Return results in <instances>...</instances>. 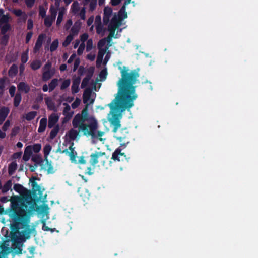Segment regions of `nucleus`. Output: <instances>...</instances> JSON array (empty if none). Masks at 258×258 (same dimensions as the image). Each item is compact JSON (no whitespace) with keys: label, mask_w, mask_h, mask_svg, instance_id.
<instances>
[{"label":"nucleus","mask_w":258,"mask_h":258,"mask_svg":"<svg viewBox=\"0 0 258 258\" xmlns=\"http://www.w3.org/2000/svg\"><path fill=\"white\" fill-rule=\"evenodd\" d=\"M33 27V22L31 19H29L27 21V29L31 30Z\"/></svg>","instance_id":"59"},{"label":"nucleus","mask_w":258,"mask_h":258,"mask_svg":"<svg viewBox=\"0 0 258 258\" xmlns=\"http://www.w3.org/2000/svg\"><path fill=\"white\" fill-rule=\"evenodd\" d=\"M121 78L117 83L118 90L115 98L108 106L110 109L112 117L109 119L114 129L120 127L118 112H122L129 109L134 106V101L138 97L135 93L136 83L139 77V69H134L129 72V69L123 67L121 70Z\"/></svg>","instance_id":"1"},{"label":"nucleus","mask_w":258,"mask_h":258,"mask_svg":"<svg viewBox=\"0 0 258 258\" xmlns=\"http://www.w3.org/2000/svg\"><path fill=\"white\" fill-rule=\"evenodd\" d=\"M111 159L114 161L128 162L129 158H127L124 153L121 152V149L118 148L113 153Z\"/></svg>","instance_id":"7"},{"label":"nucleus","mask_w":258,"mask_h":258,"mask_svg":"<svg viewBox=\"0 0 258 258\" xmlns=\"http://www.w3.org/2000/svg\"><path fill=\"white\" fill-rule=\"evenodd\" d=\"M44 161L45 162V163L44 165L43 164L42 169L46 170L47 174H53L55 170L52 165V161H49L48 158H46V159H44Z\"/></svg>","instance_id":"10"},{"label":"nucleus","mask_w":258,"mask_h":258,"mask_svg":"<svg viewBox=\"0 0 258 258\" xmlns=\"http://www.w3.org/2000/svg\"><path fill=\"white\" fill-rule=\"evenodd\" d=\"M92 90L90 88H86L83 94V102L84 103H87L91 97Z\"/></svg>","instance_id":"21"},{"label":"nucleus","mask_w":258,"mask_h":258,"mask_svg":"<svg viewBox=\"0 0 258 258\" xmlns=\"http://www.w3.org/2000/svg\"><path fill=\"white\" fill-rule=\"evenodd\" d=\"M45 37L46 35L45 34H41L38 36L33 49L34 53H36L40 50L42 47L43 40Z\"/></svg>","instance_id":"9"},{"label":"nucleus","mask_w":258,"mask_h":258,"mask_svg":"<svg viewBox=\"0 0 258 258\" xmlns=\"http://www.w3.org/2000/svg\"><path fill=\"white\" fill-rule=\"evenodd\" d=\"M106 43V42L105 39L104 38H103V39L100 40L99 41V42H98V44H97L98 48L99 50H101V49L105 46Z\"/></svg>","instance_id":"49"},{"label":"nucleus","mask_w":258,"mask_h":258,"mask_svg":"<svg viewBox=\"0 0 258 258\" xmlns=\"http://www.w3.org/2000/svg\"><path fill=\"white\" fill-rule=\"evenodd\" d=\"M3 36L0 39V44L4 46H6L9 40V34H2Z\"/></svg>","instance_id":"32"},{"label":"nucleus","mask_w":258,"mask_h":258,"mask_svg":"<svg viewBox=\"0 0 258 258\" xmlns=\"http://www.w3.org/2000/svg\"><path fill=\"white\" fill-rule=\"evenodd\" d=\"M58 79L56 78L53 79L51 80V81L49 83V91H52L58 85Z\"/></svg>","instance_id":"30"},{"label":"nucleus","mask_w":258,"mask_h":258,"mask_svg":"<svg viewBox=\"0 0 258 258\" xmlns=\"http://www.w3.org/2000/svg\"><path fill=\"white\" fill-rule=\"evenodd\" d=\"M52 150V146L49 144H47L43 148L44 157L45 159L48 158V155Z\"/></svg>","instance_id":"27"},{"label":"nucleus","mask_w":258,"mask_h":258,"mask_svg":"<svg viewBox=\"0 0 258 258\" xmlns=\"http://www.w3.org/2000/svg\"><path fill=\"white\" fill-rule=\"evenodd\" d=\"M14 190L19 194H22L26 190V189L20 184H15L13 187Z\"/></svg>","instance_id":"28"},{"label":"nucleus","mask_w":258,"mask_h":258,"mask_svg":"<svg viewBox=\"0 0 258 258\" xmlns=\"http://www.w3.org/2000/svg\"><path fill=\"white\" fill-rule=\"evenodd\" d=\"M0 29L2 34H7L6 33L11 29V25L10 24H5L3 26H1Z\"/></svg>","instance_id":"33"},{"label":"nucleus","mask_w":258,"mask_h":258,"mask_svg":"<svg viewBox=\"0 0 258 258\" xmlns=\"http://www.w3.org/2000/svg\"><path fill=\"white\" fill-rule=\"evenodd\" d=\"M94 70L95 68L94 67H90L88 68L86 71V76L85 77L91 79L93 75Z\"/></svg>","instance_id":"38"},{"label":"nucleus","mask_w":258,"mask_h":258,"mask_svg":"<svg viewBox=\"0 0 258 258\" xmlns=\"http://www.w3.org/2000/svg\"><path fill=\"white\" fill-rule=\"evenodd\" d=\"M36 114L37 112L35 111L29 112L26 114V119L27 120H31L35 117Z\"/></svg>","instance_id":"41"},{"label":"nucleus","mask_w":258,"mask_h":258,"mask_svg":"<svg viewBox=\"0 0 258 258\" xmlns=\"http://www.w3.org/2000/svg\"><path fill=\"white\" fill-rule=\"evenodd\" d=\"M79 32V29L77 27H75V26H73L71 29V33L73 35V36L75 35H77Z\"/></svg>","instance_id":"63"},{"label":"nucleus","mask_w":258,"mask_h":258,"mask_svg":"<svg viewBox=\"0 0 258 258\" xmlns=\"http://www.w3.org/2000/svg\"><path fill=\"white\" fill-rule=\"evenodd\" d=\"M63 13L62 11H59L58 13V16L57 17V21H56V25H58L60 24L61 22L62 19H63Z\"/></svg>","instance_id":"50"},{"label":"nucleus","mask_w":258,"mask_h":258,"mask_svg":"<svg viewBox=\"0 0 258 258\" xmlns=\"http://www.w3.org/2000/svg\"><path fill=\"white\" fill-rule=\"evenodd\" d=\"M105 155V152H96L92 153L90 155V166H87L85 169V173L91 175L93 174L92 171L95 168V165L98 163V159L99 157Z\"/></svg>","instance_id":"5"},{"label":"nucleus","mask_w":258,"mask_h":258,"mask_svg":"<svg viewBox=\"0 0 258 258\" xmlns=\"http://www.w3.org/2000/svg\"><path fill=\"white\" fill-rule=\"evenodd\" d=\"M107 75V70L106 69H103L99 73V77L101 81H103L106 78Z\"/></svg>","instance_id":"45"},{"label":"nucleus","mask_w":258,"mask_h":258,"mask_svg":"<svg viewBox=\"0 0 258 258\" xmlns=\"http://www.w3.org/2000/svg\"><path fill=\"white\" fill-rule=\"evenodd\" d=\"M32 146H27L25 149V150H24V155L23 156V160L25 161H28L32 153H33V151H32Z\"/></svg>","instance_id":"17"},{"label":"nucleus","mask_w":258,"mask_h":258,"mask_svg":"<svg viewBox=\"0 0 258 258\" xmlns=\"http://www.w3.org/2000/svg\"><path fill=\"white\" fill-rule=\"evenodd\" d=\"M78 163L79 164H80V165H85L87 163V161L85 159L84 157L83 156H81L79 157V159Z\"/></svg>","instance_id":"64"},{"label":"nucleus","mask_w":258,"mask_h":258,"mask_svg":"<svg viewBox=\"0 0 258 258\" xmlns=\"http://www.w3.org/2000/svg\"><path fill=\"white\" fill-rule=\"evenodd\" d=\"M47 120L46 118H42L40 121L39 127L38 129H46L47 126Z\"/></svg>","instance_id":"40"},{"label":"nucleus","mask_w":258,"mask_h":258,"mask_svg":"<svg viewBox=\"0 0 258 258\" xmlns=\"http://www.w3.org/2000/svg\"><path fill=\"white\" fill-rule=\"evenodd\" d=\"M32 35H33V33L32 32H29L27 33L26 36V39H25L26 43H28L29 42L30 39H31V38L32 37Z\"/></svg>","instance_id":"62"},{"label":"nucleus","mask_w":258,"mask_h":258,"mask_svg":"<svg viewBox=\"0 0 258 258\" xmlns=\"http://www.w3.org/2000/svg\"><path fill=\"white\" fill-rule=\"evenodd\" d=\"M59 130H51L49 138L50 139H53L57 136Z\"/></svg>","instance_id":"56"},{"label":"nucleus","mask_w":258,"mask_h":258,"mask_svg":"<svg viewBox=\"0 0 258 258\" xmlns=\"http://www.w3.org/2000/svg\"><path fill=\"white\" fill-rule=\"evenodd\" d=\"M32 161L35 163V167H37L38 165L42 166L43 163L44 162L39 155H36L32 157L31 159Z\"/></svg>","instance_id":"20"},{"label":"nucleus","mask_w":258,"mask_h":258,"mask_svg":"<svg viewBox=\"0 0 258 258\" xmlns=\"http://www.w3.org/2000/svg\"><path fill=\"white\" fill-rule=\"evenodd\" d=\"M80 131L83 132L84 135L87 136H91L92 139H98L100 141L105 140L102 138L105 132L100 130H69L66 134L65 141L69 142L73 141L79 136Z\"/></svg>","instance_id":"4"},{"label":"nucleus","mask_w":258,"mask_h":258,"mask_svg":"<svg viewBox=\"0 0 258 258\" xmlns=\"http://www.w3.org/2000/svg\"><path fill=\"white\" fill-rule=\"evenodd\" d=\"M38 178L36 177H32L31 179H30V181L31 182V185L32 187V189L35 191H40V186L37 184V183L35 181L36 179H38Z\"/></svg>","instance_id":"23"},{"label":"nucleus","mask_w":258,"mask_h":258,"mask_svg":"<svg viewBox=\"0 0 258 258\" xmlns=\"http://www.w3.org/2000/svg\"><path fill=\"white\" fill-rule=\"evenodd\" d=\"M35 0H25V3L27 7L31 8L35 3Z\"/></svg>","instance_id":"60"},{"label":"nucleus","mask_w":258,"mask_h":258,"mask_svg":"<svg viewBox=\"0 0 258 258\" xmlns=\"http://www.w3.org/2000/svg\"><path fill=\"white\" fill-rule=\"evenodd\" d=\"M59 42L58 39H55L51 44L50 46V51L53 52L55 51L58 47Z\"/></svg>","instance_id":"35"},{"label":"nucleus","mask_w":258,"mask_h":258,"mask_svg":"<svg viewBox=\"0 0 258 258\" xmlns=\"http://www.w3.org/2000/svg\"><path fill=\"white\" fill-rule=\"evenodd\" d=\"M104 14L111 17L112 14V9L109 7H105L104 9Z\"/></svg>","instance_id":"46"},{"label":"nucleus","mask_w":258,"mask_h":258,"mask_svg":"<svg viewBox=\"0 0 258 258\" xmlns=\"http://www.w3.org/2000/svg\"><path fill=\"white\" fill-rule=\"evenodd\" d=\"M18 73V67L16 64H13L11 66L8 71V75L11 78L16 76Z\"/></svg>","instance_id":"22"},{"label":"nucleus","mask_w":258,"mask_h":258,"mask_svg":"<svg viewBox=\"0 0 258 258\" xmlns=\"http://www.w3.org/2000/svg\"><path fill=\"white\" fill-rule=\"evenodd\" d=\"M72 124L74 128L78 129H97L98 127L96 120L89 115L87 107L82 110L81 114L74 116Z\"/></svg>","instance_id":"3"},{"label":"nucleus","mask_w":258,"mask_h":258,"mask_svg":"<svg viewBox=\"0 0 258 258\" xmlns=\"http://www.w3.org/2000/svg\"><path fill=\"white\" fill-rule=\"evenodd\" d=\"M14 106L17 107L19 105L22 100L21 94L20 93H17L14 96Z\"/></svg>","instance_id":"29"},{"label":"nucleus","mask_w":258,"mask_h":258,"mask_svg":"<svg viewBox=\"0 0 258 258\" xmlns=\"http://www.w3.org/2000/svg\"><path fill=\"white\" fill-rule=\"evenodd\" d=\"M46 10L42 7L40 6L39 8V15L42 18H45L46 16Z\"/></svg>","instance_id":"47"},{"label":"nucleus","mask_w":258,"mask_h":258,"mask_svg":"<svg viewBox=\"0 0 258 258\" xmlns=\"http://www.w3.org/2000/svg\"><path fill=\"white\" fill-rule=\"evenodd\" d=\"M110 17L103 14V22L104 25H107L110 21Z\"/></svg>","instance_id":"57"},{"label":"nucleus","mask_w":258,"mask_h":258,"mask_svg":"<svg viewBox=\"0 0 258 258\" xmlns=\"http://www.w3.org/2000/svg\"><path fill=\"white\" fill-rule=\"evenodd\" d=\"M93 47V41L92 39H89L87 42V50H90Z\"/></svg>","instance_id":"61"},{"label":"nucleus","mask_w":258,"mask_h":258,"mask_svg":"<svg viewBox=\"0 0 258 258\" xmlns=\"http://www.w3.org/2000/svg\"><path fill=\"white\" fill-rule=\"evenodd\" d=\"M118 18H118L116 15H114L111 19L110 22L108 25V27L117 29L120 25V21L121 20L120 19V20H119Z\"/></svg>","instance_id":"16"},{"label":"nucleus","mask_w":258,"mask_h":258,"mask_svg":"<svg viewBox=\"0 0 258 258\" xmlns=\"http://www.w3.org/2000/svg\"><path fill=\"white\" fill-rule=\"evenodd\" d=\"M32 151L37 153L41 150V145L39 143L34 144L33 146H32Z\"/></svg>","instance_id":"44"},{"label":"nucleus","mask_w":258,"mask_h":258,"mask_svg":"<svg viewBox=\"0 0 258 258\" xmlns=\"http://www.w3.org/2000/svg\"><path fill=\"white\" fill-rule=\"evenodd\" d=\"M131 0H125L124 2L123 5L121 7L118 12V17L119 19L122 20L127 18V13L125 12L126 6L128 5L131 3Z\"/></svg>","instance_id":"13"},{"label":"nucleus","mask_w":258,"mask_h":258,"mask_svg":"<svg viewBox=\"0 0 258 258\" xmlns=\"http://www.w3.org/2000/svg\"><path fill=\"white\" fill-rule=\"evenodd\" d=\"M54 20V19L49 16L46 17L44 21V24L46 27H50Z\"/></svg>","instance_id":"34"},{"label":"nucleus","mask_w":258,"mask_h":258,"mask_svg":"<svg viewBox=\"0 0 258 258\" xmlns=\"http://www.w3.org/2000/svg\"><path fill=\"white\" fill-rule=\"evenodd\" d=\"M116 29H115V28L108 27V31H109L108 36L116 38L117 37L116 36H114Z\"/></svg>","instance_id":"53"},{"label":"nucleus","mask_w":258,"mask_h":258,"mask_svg":"<svg viewBox=\"0 0 258 258\" xmlns=\"http://www.w3.org/2000/svg\"><path fill=\"white\" fill-rule=\"evenodd\" d=\"M17 168V164L15 161L11 163L8 166V173L10 175H13Z\"/></svg>","instance_id":"26"},{"label":"nucleus","mask_w":258,"mask_h":258,"mask_svg":"<svg viewBox=\"0 0 258 258\" xmlns=\"http://www.w3.org/2000/svg\"><path fill=\"white\" fill-rule=\"evenodd\" d=\"M96 5H97L96 1V0H95V1L92 0L89 4L90 10L91 11H94L95 10V9L96 8Z\"/></svg>","instance_id":"51"},{"label":"nucleus","mask_w":258,"mask_h":258,"mask_svg":"<svg viewBox=\"0 0 258 258\" xmlns=\"http://www.w3.org/2000/svg\"><path fill=\"white\" fill-rule=\"evenodd\" d=\"M17 88L19 91L25 93H28L30 91V86L24 82H20L17 85Z\"/></svg>","instance_id":"15"},{"label":"nucleus","mask_w":258,"mask_h":258,"mask_svg":"<svg viewBox=\"0 0 258 258\" xmlns=\"http://www.w3.org/2000/svg\"><path fill=\"white\" fill-rule=\"evenodd\" d=\"M29 58L28 57V50L27 49L25 52L22 53L21 60L23 64L27 62Z\"/></svg>","instance_id":"37"},{"label":"nucleus","mask_w":258,"mask_h":258,"mask_svg":"<svg viewBox=\"0 0 258 258\" xmlns=\"http://www.w3.org/2000/svg\"><path fill=\"white\" fill-rule=\"evenodd\" d=\"M51 67H52V63L50 61H48L46 63V64L44 65V66L43 67V71H47V70H52L51 69Z\"/></svg>","instance_id":"52"},{"label":"nucleus","mask_w":258,"mask_h":258,"mask_svg":"<svg viewBox=\"0 0 258 258\" xmlns=\"http://www.w3.org/2000/svg\"><path fill=\"white\" fill-rule=\"evenodd\" d=\"M70 79H66L62 83L60 86L61 90H63L67 88L70 85Z\"/></svg>","instance_id":"43"},{"label":"nucleus","mask_w":258,"mask_h":258,"mask_svg":"<svg viewBox=\"0 0 258 258\" xmlns=\"http://www.w3.org/2000/svg\"><path fill=\"white\" fill-rule=\"evenodd\" d=\"M36 203L30 195L23 197H14L11 200L10 217L13 223L11 229L12 239H17V234L20 235V239L23 240L28 239L30 234L35 231L34 227L29 225V215L35 211Z\"/></svg>","instance_id":"2"},{"label":"nucleus","mask_w":258,"mask_h":258,"mask_svg":"<svg viewBox=\"0 0 258 258\" xmlns=\"http://www.w3.org/2000/svg\"><path fill=\"white\" fill-rule=\"evenodd\" d=\"M90 79H89L88 78H86V77H85L83 80H82V82L81 83V88H84L85 87H86L88 83H89V81H90Z\"/></svg>","instance_id":"48"},{"label":"nucleus","mask_w":258,"mask_h":258,"mask_svg":"<svg viewBox=\"0 0 258 258\" xmlns=\"http://www.w3.org/2000/svg\"><path fill=\"white\" fill-rule=\"evenodd\" d=\"M9 113L8 107H3L0 109V125L2 124Z\"/></svg>","instance_id":"18"},{"label":"nucleus","mask_w":258,"mask_h":258,"mask_svg":"<svg viewBox=\"0 0 258 258\" xmlns=\"http://www.w3.org/2000/svg\"><path fill=\"white\" fill-rule=\"evenodd\" d=\"M114 132L113 137L120 142L128 143L127 141L128 139V131L127 130H113Z\"/></svg>","instance_id":"6"},{"label":"nucleus","mask_w":258,"mask_h":258,"mask_svg":"<svg viewBox=\"0 0 258 258\" xmlns=\"http://www.w3.org/2000/svg\"><path fill=\"white\" fill-rule=\"evenodd\" d=\"M73 39V35H72V34H70L69 35H68L67 36L65 41L62 43L63 46H67L69 44H70L71 42L72 41Z\"/></svg>","instance_id":"39"},{"label":"nucleus","mask_w":258,"mask_h":258,"mask_svg":"<svg viewBox=\"0 0 258 258\" xmlns=\"http://www.w3.org/2000/svg\"><path fill=\"white\" fill-rule=\"evenodd\" d=\"M49 11L51 13V17L53 19L55 20L57 15V9L54 7L53 6H51Z\"/></svg>","instance_id":"42"},{"label":"nucleus","mask_w":258,"mask_h":258,"mask_svg":"<svg viewBox=\"0 0 258 258\" xmlns=\"http://www.w3.org/2000/svg\"><path fill=\"white\" fill-rule=\"evenodd\" d=\"M42 66V63L40 60H34L32 61L30 63L31 68L34 70H37L41 68Z\"/></svg>","instance_id":"24"},{"label":"nucleus","mask_w":258,"mask_h":258,"mask_svg":"<svg viewBox=\"0 0 258 258\" xmlns=\"http://www.w3.org/2000/svg\"><path fill=\"white\" fill-rule=\"evenodd\" d=\"M16 91V87L14 85H12L9 88V93L11 97H13L15 96V93Z\"/></svg>","instance_id":"54"},{"label":"nucleus","mask_w":258,"mask_h":258,"mask_svg":"<svg viewBox=\"0 0 258 258\" xmlns=\"http://www.w3.org/2000/svg\"><path fill=\"white\" fill-rule=\"evenodd\" d=\"M84 48H85L84 43L81 44V45H80V46L79 47V48L77 50L78 54L79 55H81L83 52Z\"/></svg>","instance_id":"55"},{"label":"nucleus","mask_w":258,"mask_h":258,"mask_svg":"<svg viewBox=\"0 0 258 258\" xmlns=\"http://www.w3.org/2000/svg\"><path fill=\"white\" fill-rule=\"evenodd\" d=\"M13 13L17 17H20L24 12L21 9H14Z\"/></svg>","instance_id":"58"},{"label":"nucleus","mask_w":258,"mask_h":258,"mask_svg":"<svg viewBox=\"0 0 258 258\" xmlns=\"http://www.w3.org/2000/svg\"><path fill=\"white\" fill-rule=\"evenodd\" d=\"M73 143H72V145L69 147V149L70 151H69L68 149H66L63 150L62 152L65 153L66 154L68 155L70 157V160L72 162L77 163V161L76 160L77 153L75 151L74 148H73Z\"/></svg>","instance_id":"11"},{"label":"nucleus","mask_w":258,"mask_h":258,"mask_svg":"<svg viewBox=\"0 0 258 258\" xmlns=\"http://www.w3.org/2000/svg\"><path fill=\"white\" fill-rule=\"evenodd\" d=\"M81 81V78L78 77L74 78L73 80L72 85L71 87L72 92L73 94L77 93L79 91V84Z\"/></svg>","instance_id":"14"},{"label":"nucleus","mask_w":258,"mask_h":258,"mask_svg":"<svg viewBox=\"0 0 258 258\" xmlns=\"http://www.w3.org/2000/svg\"><path fill=\"white\" fill-rule=\"evenodd\" d=\"M12 185V181L11 180H8L2 187V192L3 194L7 193L10 189H11Z\"/></svg>","instance_id":"25"},{"label":"nucleus","mask_w":258,"mask_h":258,"mask_svg":"<svg viewBox=\"0 0 258 258\" xmlns=\"http://www.w3.org/2000/svg\"><path fill=\"white\" fill-rule=\"evenodd\" d=\"M45 100L46 104L47 106V108L51 110H54L55 104L52 101V100L49 97L46 98Z\"/></svg>","instance_id":"31"},{"label":"nucleus","mask_w":258,"mask_h":258,"mask_svg":"<svg viewBox=\"0 0 258 258\" xmlns=\"http://www.w3.org/2000/svg\"><path fill=\"white\" fill-rule=\"evenodd\" d=\"M6 77L0 78V96L2 95L5 87Z\"/></svg>","instance_id":"36"},{"label":"nucleus","mask_w":258,"mask_h":258,"mask_svg":"<svg viewBox=\"0 0 258 258\" xmlns=\"http://www.w3.org/2000/svg\"><path fill=\"white\" fill-rule=\"evenodd\" d=\"M59 119V116L55 113H52L48 117V127L49 128H52L57 123Z\"/></svg>","instance_id":"12"},{"label":"nucleus","mask_w":258,"mask_h":258,"mask_svg":"<svg viewBox=\"0 0 258 258\" xmlns=\"http://www.w3.org/2000/svg\"><path fill=\"white\" fill-rule=\"evenodd\" d=\"M14 240V243L12 247V254L15 256L16 255H19L22 253V244L19 241H16V238L12 239Z\"/></svg>","instance_id":"8"},{"label":"nucleus","mask_w":258,"mask_h":258,"mask_svg":"<svg viewBox=\"0 0 258 258\" xmlns=\"http://www.w3.org/2000/svg\"><path fill=\"white\" fill-rule=\"evenodd\" d=\"M54 70H47L43 71L42 73V80L43 81H47L49 80L54 75Z\"/></svg>","instance_id":"19"}]
</instances>
